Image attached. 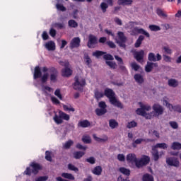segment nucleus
<instances>
[{"mask_svg":"<svg viewBox=\"0 0 181 181\" xmlns=\"http://www.w3.org/2000/svg\"><path fill=\"white\" fill-rule=\"evenodd\" d=\"M54 121H55L56 124H62L63 119H62V117H58L57 115H55L54 117Z\"/></svg>","mask_w":181,"mask_h":181,"instance_id":"680f3d73","label":"nucleus"},{"mask_svg":"<svg viewBox=\"0 0 181 181\" xmlns=\"http://www.w3.org/2000/svg\"><path fill=\"white\" fill-rule=\"evenodd\" d=\"M49 71L51 73L50 80L51 81H54V83L56 81V78H57L59 72L57 71V69H55L54 67L50 68Z\"/></svg>","mask_w":181,"mask_h":181,"instance_id":"f8f14e48","label":"nucleus"},{"mask_svg":"<svg viewBox=\"0 0 181 181\" xmlns=\"http://www.w3.org/2000/svg\"><path fill=\"white\" fill-rule=\"evenodd\" d=\"M166 163L168 166H174L175 168H179L180 165L179 160L175 157L167 158Z\"/></svg>","mask_w":181,"mask_h":181,"instance_id":"6e6552de","label":"nucleus"},{"mask_svg":"<svg viewBox=\"0 0 181 181\" xmlns=\"http://www.w3.org/2000/svg\"><path fill=\"white\" fill-rule=\"evenodd\" d=\"M152 151L153 160H155V162H158V160H159V151L153 147L152 148Z\"/></svg>","mask_w":181,"mask_h":181,"instance_id":"aec40b11","label":"nucleus"},{"mask_svg":"<svg viewBox=\"0 0 181 181\" xmlns=\"http://www.w3.org/2000/svg\"><path fill=\"white\" fill-rule=\"evenodd\" d=\"M132 2H134V1L132 0H118L117 1V4L119 5H122L123 6H125L127 5H132Z\"/></svg>","mask_w":181,"mask_h":181,"instance_id":"5701e85b","label":"nucleus"},{"mask_svg":"<svg viewBox=\"0 0 181 181\" xmlns=\"http://www.w3.org/2000/svg\"><path fill=\"white\" fill-rule=\"evenodd\" d=\"M103 59H105V60H107V62H108V60H114V57H112V55L110 54H106L105 55H103Z\"/></svg>","mask_w":181,"mask_h":181,"instance_id":"bf43d9fd","label":"nucleus"},{"mask_svg":"<svg viewBox=\"0 0 181 181\" xmlns=\"http://www.w3.org/2000/svg\"><path fill=\"white\" fill-rule=\"evenodd\" d=\"M105 64L107 66H109L110 69H112L113 70H115L117 69V63L111 61H106Z\"/></svg>","mask_w":181,"mask_h":181,"instance_id":"e433bc0d","label":"nucleus"},{"mask_svg":"<svg viewBox=\"0 0 181 181\" xmlns=\"http://www.w3.org/2000/svg\"><path fill=\"white\" fill-rule=\"evenodd\" d=\"M80 42H81L80 37H76L73 38L70 42V48L75 49L76 47H80Z\"/></svg>","mask_w":181,"mask_h":181,"instance_id":"9b49d317","label":"nucleus"},{"mask_svg":"<svg viewBox=\"0 0 181 181\" xmlns=\"http://www.w3.org/2000/svg\"><path fill=\"white\" fill-rule=\"evenodd\" d=\"M136 125H138V124L135 121H132L129 122L127 127L129 128V129H131V128H135Z\"/></svg>","mask_w":181,"mask_h":181,"instance_id":"5fc2aeb1","label":"nucleus"},{"mask_svg":"<svg viewBox=\"0 0 181 181\" xmlns=\"http://www.w3.org/2000/svg\"><path fill=\"white\" fill-rule=\"evenodd\" d=\"M153 69V66H152V62H147V64L145 66V71L146 73H151L152 71V69Z\"/></svg>","mask_w":181,"mask_h":181,"instance_id":"4c0bfd02","label":"nucleus"},{"mask_svg":"<svg viewBox=\"0 0 181 181\" xmlns=\"http://www.w3.org/2000/svg\"><path fill=\"white\" fill-rule=\"evenodd\" d=\"M168 107H169V108H171L173 110V111H176L177 112H181V106L180 105H175L173 106L170 104H167Z\"/></svg>","mask_w":181,"mask_h":181,"instance_id":"c9c22d12","label":"nucleus"},{"mask_svg":"<svg viewBox=\"0 0 181 181\" xmlns=\"http://www.w3.org/2000/svg\"><path fill=\"white\" fill-rule=\"evenodd\" d=\"M82 142L84 144H91V137L90 136H83Z\"/></svg>","mask_w":181,"mask_h":181,"instance_id":"37998d69","label":"nucleus"},{"mask_svg":"<svg viewBox=\"0 0 181 181\" xmlns=\"http://www.w3.org/2000/svg\"><path fill=\"white\" fill-rule=\"evenodd\" d=\"M86 162H88V163H90V165H94L95 163V158L94 157H89L86 159Z\"/></svg>","mask_w":181,"mask_h":181,"instance_id":"6e6d98bb","label":"nucleus"},{"mask_svg":"<svg viewBox=\"0 0 181 181\" xmlns=\"http://www.w3.org/2000/svg\"><path fill=\"white\" fill-rule=\"evenodd\" d=\"M163 59L166 63H170L172 62V58L166 54H163Z\"/></svg>","mask_w":181,"mask_h":181,"instance_id":"13d9d810","label":"nucleus"},{"mask_svg":"<svg viewBox=\"0 0 181 181\" xmlns=\"http://www.w3.org/2000/svg\"><path fill=\"white\" fill-rule=\"evenodd\" d=\"M104 95L109 98V101L110 104H112V105L117 107V108H124L122 103H121V102H119V100H117V98H115V93L114 92V90H112V89H110L108 88L105 89Z\"/></svg>","mask_w":181,"mask_h":181,"instance_id":"f257e3e1","label":"nucleus"},{"mask_svg":"<svg viewBox=\"0 0 181 181\" xmlns=\"http://www.w3.org/2000/svg\"><path fill=\"white\" fill-rule=\"evenodd\" d=\"M168 83L170 87H173L174 88L177 87V86H179V81H177V80L176 79H173V78L169 79Z\"/></svg>","mask_w":181,"mask_h":181,"instance_id":"412c9836","label":"nucleus"},{"mask_svg":"<svg viewBox=\"0 0 181 181\" xmlns=\"http://www.w3.org/2000/svg\"><path fill=\"white\" fill-rule=\"evenodd\" d=\"M104 54H107V52L99 51V50H97L93 52V56H94L95 57H97V59H99L100 56H103Z\"/></svg>","mask_w":181,"mask_h":181,"instance_id":"72a5a7b5","label":"nucleus"},{"mask_svg":"<svg viewBox=\"0 0 181 181\" xmlns=\"http://www.w3.org/2000/svg\"><path fill=\"white\" fill-rule=\"evenodd\" d=\"M143 181H153V177L149 174L143 176Z\"/></svg>","mask_w":181,"mask_h":181,"instance_id":"c03bdc74","label":"nucleus"},{"mask_svg":"<svg viewBox=\"0 0 181 181\" xmlns=\"http://www.w3.org/2000/svg\"><path fill=\"white\" fill-rule=\"evenodd\" d=\"M156 13L160 16V18H168V14H165L164 11H162L160 8H157Z\"/></svg>","mask_w":181,"mask_h":181,"instance_id":"f704fd0d","label":"nucleus"},{"mask_svg":"<svg viewBox=\"0 0 181 181\" xmlns=\"http://www.w3.org/2000/svg\"><path fill=\"white\" fill-rule=\"evenodd\" d=\"M140 108L136 110V114L137 115H141V117H145L146 119H151L152 118V115L151 113H147L146 111H151V108L149 105H144L142 103H139Z\"/></svg>","mask_w":181,"mask_h":181,"instance_id":"f03ea898","label":"nucleus"},{"mask_svg":"<svg viewBox=\"0 0 181 181\" xmlns=\"http://www.w3.org/2000/svg\"><path fill=\"white\" fill-rule=\"evenodd\" d=\"M68 25L70 28H78V23L74 20H69L68 21Z\"/></svg>","mask_w":181,"mask_h":181,"instance_id":"ea45409f","label":"nucleus"},{"mask_svg":"<svg viewBox=\"0 0 181 181\" xmlns=\"http://www.w3.org/2000/svg\"><path fill=\"white\" fill-rule=\"evenodd\" d=\"M144 39H145V37L144 35H140L134 44V47H140Z\"/></svg>","mask_w":181,"mask_h":181,"instance_id":"393cba45","label":"nucleus"},{"mask_svg":"<svg viewBox=\"0 0 181 181\" xmlns=\"http://www.w3.org/2000/svg\"><path fill=\"white\" fill-rule=\"evenodd\" d=\"M134 78L136 83H138V84H142L144 81V76L140 74H136L134 76Z\"/></svg>","mask_w":181,"mask_h":181,"instance_id":"a211bd4d","label":"nucleus"},{"mask_svg":"<svg viewBox=\"0 0 181 181\" xmlns=\"http://www.w3.org/2000/svg\"><path fill=\"white\" fill-rule=\"evenodd\" d=\"M90 125L91 123H90L88 120H83L78 124V127H81V128H88V127H90Z\"/></svg>","mask_w":181,"mask_h":181,"instance_id":"4be33fe9","label":"nucleus"},{"mask_svg":"<svg viewBox=\"0 0 181 181\" xmlns=\"http://www.w3.org/2000/svg\"><path fill=\"white\" fill-rule=\"evenodd\" d=\"M95 97L97 100H100V98H103V97H104V93L103 92L96 90L95 92Z\"/></svg>","mask_w":181,"mask_h":181,"instance_id":"de8ad7c7","label":"nucleus"},{"mask_svg":"<svg viewBox=\"0 0 181 181\" xmlns=\"http://www.w3.org/2000/svg\"><path fill=\"white\" fill-rule=\"evenodd\" d=\"M63 108L64 110H65V111H71L72 112H74L76 111L74 107H71V105L69 106V105H64Z\"/></svg>","mask_w":181,"mask_h":181,"instance_id":"3c124183","label":"nucleus"},{"mask_svg":"<svg viewBox=\"0 0 181 181\" xmlns=\"http://www.w3.org/2000/svg\"><path fill=\"white\" fill-rule=\"evenodd\" d=\"M169 124L173 129H177L179 128V124L175 121L170 122Z\"/></svg>","mask_w":181,"mask_h":181,"instance_id":"603ef678","label":"nucleus"},{"mask_svg":"<svg viewBox=\"0 0 181 181\" xmlns=\"http://www.w3.org/2000/svg\"><path fill=\"white\" fill-rule=\"evenodd\" d=\"M56 8L58 11H61L62 12H66V7H64V6H63V4H57L56 5Z\"/></svg>","mask_w":181,"mask_h":181,"instance_id":"864d4df0","label":"nucleus"},{"mask_svg":"<svg viewBox=\"0 0 181 181\" xmlns=\"http://www.w3.org/2000/svg\"><path fill=\"white\" fill-rule=\"evenodd\" d=\"M45 159L49 162H52V156L51 153L49 151L45 152Z\"/></svg>","mask_w":181,"mask_h":181,"instance_id":"052dcab7","label":"nucleus"},{"mask_svg":"<svg viewBox=\"0 0 181 181\" xmlns=\"http://www.w3.org/2000/svg\"><path fill=\"white\" fill-rule=\"evenodd\" d=\"M131 67L134 70V71H138L139 69H141V66H139L138 64L136 62H133L131 64Z\"/></svg>","mask_w":181,"mask_h":181,"instance_id":"49530a36","label":"nucleus"},{"mask_svg":"<svg viewBox=\"0 0 181 181\" xmlns=\"http://www.w3.org/2000/svg\"><path fill=\"white\" fill-rule=\"evenodd\" d=\"M144 54H145V52L142 49L139 52H136L134 53V59L141 63V60H144Z\"/></svg>","mask_w":181,"mask_h":181,"instance_id":"2eb2a0df","label":"nucleus"},{"mask_svg":"<svg viewBox=\"0 0 181 181\" xmlns=\"http://www.w3.org/2000/svg\"><path fill=\"white\" fill-rule=\"evenodd\" d=\"M54 95H56V97L59 98V100H63V96L62 95V93H60V89H57L55 90Z\"/></svg>","mask_w":181,"mask_h":181,"instance_id":"0e129e2a","label":"nucleus"},{"mask_svg":"<svg viewBox=\"0 0 181 181\" xmlns=\"http://www.w3.org/2000/svg\"><path fill=\"white\" fill-rule=\"evenodd\" d=\"M171 149H173V151H179L181 149V144L179 142H173L171 145Z\"/></svg>","mask_w":181,"mask_h":181,"instance_id":"7c9ffc66","label":"nucleus"},{"mask_svg":"<svg viewBox=\"0 0 181 181\" xmlns=\"http://www.w3.org/2000/svg\"><path fill=\"white\" fill-rule=\"evenodd\" d=\"M69 62L64 64L65 68L62 70V76L63 77H70L71 76L73 71L69 68Z\"/></svg>","mask_w":181,"mask_h":181,"instance_id":"9d476101","label":"nucleus"},{"mask_svg":"<svg viewBox=\"0 0 181 181\" xmlns=\"http://www.w3.org/2000/svg\"><path fill=\"white\" fill-rule=\"evenodd\" d=\"M100 8L103 13H105L107 12V9L108 8V4H107V3L103 2L100 4Z\"/></svg>","mask_w":181,"mask_h":181,"instance_id":"09e8293b","label":"nucleus"},{"mask_svg":"<svg viewBox=\"0 0 181 181\" xmlns=\"http://www.w3.org/2000/svg\"><path fill=\"white\" fill-rule=\"evenodd\" d=\"M143 142H145V139H137L136 140H133L132 146L134 148H136V146H138V145H141V144H142Z\"/></svg>","mask_w":181,"mask_h":181,"instance_id":"b1692460","label":"nucleus"},{"mask_svg":"<svg viewBox=\"0 0 181 181\" xmlns=\"http://www.w3.org/2000/svg\"><path fill=\"white\" fill-rule=\"evenodd\" d=\"M30 167L33 168L32 173L35 175H37V173H39V170H41L42 169V166H40V164L36 163H32L30 164Z\"/></svg>","mask_w":181,"mask_h":181,"instance_id":"4468645a","label":"nucleus"},{"mask_svg":"<svg viewBox=\"0 0 181 181\" xmlns=\"http://www.w3.org/2000/svg\"><path fill=\"white\" fill-rule=\"evenodd\" d=\"M117 159L119 162H125V156L124 154H118Z\"/></svg>","mask_w":181,"mask_h":181,"instance_id":"338daca9","label":"nucleus"},{"mask_svg":"<svg viewBox=\"0 0 181 181\" xmlns=\"http://www.w3.org/2000/svg\"><path fill=\"white\" fill-rule=\"evenodd\" d=\"M68 169L69 170H73L74 172H78V168L73 164H69L68 165Z\"/></svg>","mask_w":181,"mask_h":181,"instance_id":"4d7b16f0","label":"nucleus"},{"mask_svg":"<svg viewBox=\"0 0 181 181\" xmlns=\"http://www.w3.org/2000/svg\"><path fill=\"white\" fill-rule=\"evenodd\" d=\"M52 28H56V29H64V23H54L52 24Z\"/></svg>","mask_w":181,"mask_h":181,"instance_id":"c85d7f7f","label":"nucleus"},{"mask_svg":"<svg viewBox=\"0 0 181 181\" xmlns=\"http://www.w3.org/2000/svg\"><path fill=\"white\" fill-rule=\"evenodd\" d=\"M153 111L151 112V115H153V117H158L160 115H162L163 114V107L159 104H154L152 106Z\"/></svg>","mask_w":181,"mask_h":181,"instance_id":"20e7f679","label":"nucleus"},{"mask_svg":"<svg viewBox=\"0 0 181 181\" xmlns=\"http://www.w3.org/2000/svg\"><path fill=\"white\" fill-rule=\"evenodd\" d=\"M98 107L100 109L107 110V104H105V102H104V101L100 102L98 104Z\"/></svg>","mask_w":181,"mask_h":181,"instance_id":"e2e57ef3","label":"nucleus"},{"mask_svg":"<svg viewBox=\"0 0 181 181\" xmlns=\"http://www.w3.org/2000/svg\"><path fill=\"white\" fill-rule=\"evenodd\" d=\"M119 172L123 175H126V176H129V175H131V171L125 168H120Z\"/></svg>","mask_w":181,"mask_h":181,"instance_id":"a19ab883","label":"nucleus"},{"mask_svg":"<svg viewBox=\"0 0 181 181\" xmlns=\"http://www.w3.org/2000/svg\"><path fill=\"white\" fill-rule=\"evenodd\" d=\"M96 115L98 117H101V115H104L105 114H107V109H100L97 108L95 110Z\"/></svg>","mask_w":181,"mask_h":181,"instance_id":"c756f323","label":"nucleus"},{"mask_svg":"<svg viewBox=\"0 0 181 181\" xmlns=\"http://www.w3.org/2000/svg\"><path fill=\"white\" fill-rule=\"evenodd\" d=\"M150 160L151 158L148 156H144L139 160H137V162H136V166L137 168H142V166H146V165H148Z\"/></svg>","mask_w":181,"mask_h":181,"instance_id":"0eeeda50","label":"nucleus"},{"mask_svg":"<svg viewBox=\"0 0 181 181\" xmlns=\"http://www.w3.org/2000/svg\"><path fill=\"white\" fill-rule=\"evenodd\" d=\"M59 117L60 118H63V119H65L66 121H69V119H70V116L62 111H59Z\"/></svg>","mask_w":181,"mask_h":181,"instance_id":"79ce46f5","label":"nucleus"},{"mask_svg":"<svg viewBox=\"0 0 181 181\" xmlns=\"http://www.w3.org/2000/svg\"><path fill=\"white\" fill-rule=\"evenodd\" d=\"M62 177L64 179H69V180H74L75 177L71 173H63L62 174Z\"/></svg>","mask_w":181,"mask_h":181,"instance_id":"cd10ccee","label":"nucleus"},{"mask_svg":"<svg viewBox=\"0 0 181 181\" xmlns=\"http://www.w3.org/2000/svg\"><path fill=\"white\" fill-rule=\"evenodd\" d=\"M73 144H74V142L72 140H69L68 141H66L64 146H63V148L64 149H70V148L71 147V146L73 145Z\"/></svg>","mask_w":181,"mask_h":181,"instance_id":"58836bf2","label":"nucleus"},{"mask_svg":"<svg viewBox=\"0 0 181 181\" xmlns=\"http://www.w3.org/2000/svg\"><path fill=\"white\" fill-rule=\"evenodd\" d=\"M119 40L116 39V43L119 45L120 47H123V49H125L127 47V45L125 43H127V37H125V35L122 32H118L117 33Z\"/></svg>","mask_w":181,"mask_h":181,"instance_id":"39448f33","label":"nucleus"},{"mask_svg":"<svg viewBox=\"0 0 181 181\" xmlns=\"http://www.w3.org/2000/svg\"><path fill=\"white\" fill-rule=\"evenodd\" d=\"M102 173L103 168L100 165L95 167L92 170V173H93V175H95L96 176H100Z\"/></svg>","mask_w":181,"mask_h":181,"instance_id":"6ab92c4d","label":"nucleus"},{"mask_svg":"<svg viewBox=\"0 0 181 181\" xmlns=\"http://www.w3.org/2000/svg\"><path fill=\"white\" fill-rule=\"evenodd\" d=\"M93 139L97 142H100V143L107 142V141H108V137H105L103 139H101V138L98 137L97 135H95V134H93Z\"/></svg>","mask_w":181,"mask_h":181,"instance_id":"473e14b6","label":"nucleus"},{"mask_svg":"<svg viewBox=\"0 0 181 181\" xmlns=\"http://www.w3.org/2000/svg\"><path fill=\"white\" fill-rule=\"evenodd\" d=\"M127 162H130V163H136L138 162V160L136 159V156L134 153H129L127 156L126 158Z\"/></svg>","mask_w":181,"mask_h":181,"instance_id":"dca6fc26","label":"nucleus"},{"mask_svg":"<svg viewBox=\"0 0 181 181\" xmlns=\"http://www.w3.org/2000/svg\"><path fill=\"white\" fill-rule=\"evenodd\" d=\"M132 33H133V35H144V36H146V37H150L151 36L149 33L146 32L145 30H144V28H139L138 27L133 28L132 30Z\"/></svg>","mask_w":181,"mask_h":181,"instance_id":"1a4fd4ad","label":"nucleus"},{"mask_svg":"<svg viewBox=\"0 0 181 181\" xmlns=\"http://www.w3.org/2000/svg\"><path fill=\"white\" fill-rule=\"evenodd\" d=\"M98 43V38L95 35L90 34L88 36V41L87 46L89 49H94L95 45Z\"/></svg>","mask_w":181,"mask_h":181,"instance_id":"423d86ee","label":"nucleus"},{"mask_svg":"<svg viewBox=\"0 0 181 181\" xmlns=\"http://www.w3.org/2000/svg\"><path fill=\"white\" fill-rule=\"evenodd\" d=\"M109 127H110L112 129H115V128L118 127V123L115 119H111L109 120Z\"/></svg>","mask_w":181,"mask_h":181,"instance_id":"a878e982","label":"nucleus"},{"mask_svg":"<svg viewBox=\"0 0 181 181\" xmlns=\"http://www.w3.org/2000/svg\"><path fill=\"white\" fill-rule=\"evenodd\" d=\"M149 29L152 32H158V30H160V27H159L158 25H149Z\"/></svg>","mask_w":181,"mask_h":181,"instance_id":"a18cd8bd","label":"nucleus"},{"mask_svg":"<svg viewBox=\"0 0 181 181\" xmlns=\"http://www.w3.org/2000/svg\"><path fill=\"white\" fill-rule=\"evenodd\" d=\"M86 86V79L76 76L75 77V82L74 83V89L76 90L77 91H83V88Z\"/></svg>","mask_w":181,"mask_h":181,"instance_id":"7ed1b4c3","label":"nucleus"},{"mask_svg":"<svg viewBox=\"0 0 181 181\" xmlns=\"http://www.w3.org/2000/svg\"><path fill=\"white\" fill-rule=\"evenodd\" d=\"M45 49H48L49 52H54L56 50V44L53 41H49L45 45Z\"/></svg>","mask_w":181,"mask_h":181,"instance_id":"ddd939ff","label":"nucleus"},{"mask_svg":"<svg viewBox=\"0 0 181 181\" xmlns=\"http://www.w3.org/2000/svg\"><path fill=\"white\" fill-rule=\"evenodd\" d=\"M84 155H86V153L83 151H76L74 153V159H81Z\"/></svg>","mask_w":181,"mask_h":181,"instance_id":"bb28decb","label":"nucleus"},{"mask_svg":"<svg viewBox=\"0 0 181 181\" xmlns=\"http://www.w3.org/2000/svg\"><path fill=\"white\" fill-rule=\"evenodd\" d=\"M42 77V71H40V67L35 66L34 69V80L36 78H40Z\"/></svg>","mask_w":181,"mask_h":181,"instance_id":"f3484780","label":"nucleus"},{"mask_svg":"<svg viewBox=\"0 0 181 181\" xmlns=\"http://www.w3.org/2000/svg\"><path fill=\"white\" fill-rule=\"evenodd\" d=\"M47 179H49L48 176H41L35 179V181H46Z\"/></svg>","mask_w":181,"mask_h":181,"instance_id":"774afa93","label":"nucleus"},{"mask_svg":"<svg viewBox=\"0 0 181 181\" xmlns=\"http://www.w3.org/2000/svg\"><path fill=\"white\" fill-rule=\"evenodd\" d=\"M47 78H49V74L46 73L41 78L42 83H46V81H47Z\"/></svg>","mask_w":181,"mask_h":181,"instance_id":"69168bd1","label":"nucleus"},{"mask_svg":"<svg viewBox=\"0 0 181 181\" xmlns=\"http://www.w3.org/2000/svg\"><path fill=\"white\" fill-rule=\"evenodd\" d=\"M153 148H155V149L160 148V149H167L168 144L165 143H158L156 144V146H154Z\"/></svg>","mask_w":181,"mask_h":181,"instance_id":"2f4dec72","label":"nucleus"},{"mask_svg":"<svg viewBox=\"0 0 181 181\" xmlns=\"http://www.w3.org/2000/svg\"><path fill=\"white\" fill-rule=\"evenodd\" d=\"M148 60L149 62H156V57L153 52L148 54Z\"/></svg>","mask_w":181,"mask_h":181,"instance_id":"8fccbe9b","label":"nucleus"}]
</instances>
